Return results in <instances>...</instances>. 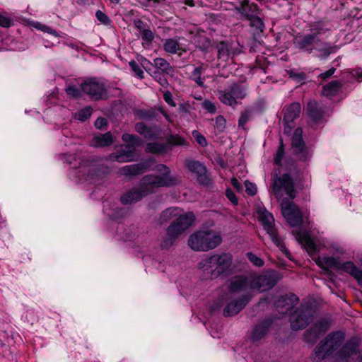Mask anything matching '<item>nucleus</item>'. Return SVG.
<instances>
[{
	"instance_id": "obj_38",
	"label": "nucleus",
	"mask_w": 362,
	"mask_h": 362,
	"mask_svg": "<svg viewBox=\"0 0 362 362\" xmlns=\"http://www.w3.org/2000/svg\"><path fill=\"white\" fill-rule=\"evenodd\" d=\"M146 151L151 153H163L168 151V144L160 142L148 143L146 145Z\"/></svg>"
},
{
	"instance_id": "obj_36",
	"label": "nucleus",
	"mask_w": 362,
	"mask_h": 362,
	"mask_svg": "<svg viewBox=\"0 0 362 362\" xmlns=\"http://www.w3.org/2000/svg\"><path fill=\"white\" fill-rule=\"evenodd\" d=\"M298 236L309 255H314L317 251V245L310 237L305 233H299Z\"/></svg>"
},
{
	"instance_id": "obj_21",
	"label": "nucleus",
	"mask_w": 362,
	"mask_h": 362,
	"mask_svg": "<svg viewBox=\"0 0 362 362\" xmlns=\"http://www.w3.org/2000/svg\"><path fill=\"white\" fill-rule=\"evenodd\" d=\"M186 165L189 171L197 175V180L199 183L204 185H208L209 184V180L206 175V168L203 164L199 161L189 160L187 162Z\"/></svg>"
},
{
	"instance_id": "obj_6",
	"label": "nucleus",
	"mask_w": 362,
	"mask_h": 362,
	"mask_svg": "<svg viewBox=\"0 0 362 362\" xmlns=\"http://www.w3.org/2000/svg\"><path fill=\"white\" fill-rule=\"evenodd\" d=\"M344 334L341 332L329 333L315 346L311 355L313 362H320L332 356L343 344Z\"/></svg>"
},
{
	"instance_id": "obj_39",
	"label": "nucleus",
	"mask_w": 362,
	"mask_h": 362,
	"mask_svg": "<svg viewBox=\"0 0 362 362\" xmlns=\"http://www.w3.org/2000/svg\"><path fill=\"white\" fill-rule=\"evenodd\" d=\"M229 88L235 100H242L247 95V88L241 84L234 83Z\"/></svg>"
},
{
	"instance_id": "obj_23",
	"label": "nucleus",
	"mask_w": 362,
	"mask_h": 362,
	"mask_svg": "<svg viewBox=\"0 0 362 362\" xmlns=\"http://www.w3.org/2000/svg\"><path fill=\"white\" fill-rule=\"evenodd\" d=\"M247 282L245 277L239 276L234 277L228 285V292L226 295L240 296V293L246 290Z\"/></svg>"
},
{
	"instance_id": "obj_20",
	"label": "nucleus",
	"mask_w": 362,
	"mask_h": 362,
	"mask_svg": "<svg viewBox=\"0 0 362 362\" xmlns=\"http://www.w3.org/2000/svg\"><path fill=\"white\" fill-rule=\"evenodd\" d=\"M235 10L241 18L246 20L259 13L258 6L250 3L248 0H243L238 6L235 7Z\"/></svg>"
},
{
	"instance_id": "obj_4",
	"label": "nucleus",
	"mask_w": 362,
	"mask_h": 362,
	"mask_svg": "<svg viewBox=\"0 0 362 362\" xmlns=\"http://www.w3.org/2000/svg\"><path fill=\"white\" fill-rule=\"evenodd\" d=\"M233 255L229 252L216 253L199 262V267L207 271L212 278L227 277L233 272Z\"/></svg>"
},
{
	"instance_id": "obj_52",
	"label": "nucleus",
	"mask_w": 362,
	"mask_h": 362,
	"mask_svg": "<svg viewBox=\"0 0 362 362\" xmlns=\"http://www.w3.org/2000/svg\"><path fill=\"white\" fill-rule=\"evenodd\" d=\"M247 257H248L249 260L257 267H262L264 265V261L260 257H257V255H254L252 252H247Z\"/></svg>"
},
{
	"instance_id": "obj_10",
	"label": "nucleus",
	"mask_w": 362,
	"mask_h": 362,
	"mask_svg": "<svg viewBox=\"0 0 362 362\" xmlns=\"http://www.w3.org/2000/svg\"><path fill=\"white\" fill-rule=\"evenodd\" d=\"M314 313L315 310L309 305L297 308L290 317L291 329L297 331L305 328L313 321Z\"/></svg>"
},
{
	"instance_id": "obj_40",
	"label": "nucleus",
	"mask_w": 362,
	"mask_h": 362,
	"mask_svg": "<svg viewBox=\"0 0 362 362\" xmlns=\"http://www.w3.org/2000/svg\"><path fill=\"white\" fill-rule=\"evenodd\" d=\"M136 200V188L133 187L127 191L120 197V202L123 205H130Z\"/></svg>"
},
{
	"instance_id": "obj_29",
	"label": "nucleus",
	"mask_w": 362,
	"mask_h": 362,
	"mask_svg": "<svg viewBox=\"0 0 362 362\" xmlns=\"http://www.w3.org/2000/svg\"><path fill=\"white\" fill-rule=\"evenodd\" d=\"M339 270L344 271L350 274L354 279H356L359 284L362 285V271L359 269L351 261H348L344 263L340 262V267Z\"/></svg>"
},
{
	"instance_id": "obj_1",
	"label": "nucleus",
	"mask_w": 362,
	"mask_h": 362,
	"mask_svg": "<svg viewBox=\"0 0 362 362\" xmlns=\"http://www.w3.org/2000/svg\"><path fill=\"white\" fill-rule=\"evenodd\" d=\"M325 29L322 22L315 21L308 24V33L294 38L295 46L303 52L313 54L320 60H326L330 54L336 53L339 46L330 42L322 41L320 35Z\"/></svg>"
},
{
	"instance_id": "obj_46",
	"label": "nucleus",
	"mask_w": 362,
	"mask_h": 362,
	"mask_svg": "<svg viewBox=\"0 0 362 362\" xmlns=\"http://www.w3.org/2000/svg\"><path fill=\"white\" fill-rule=\"evenodd\" d=\"M259 14L255 15L254 17H251L248 21L250 22V25L252 27H255L257 30L263 31L264 28V25L262 20L258 16Z\"/></svg>"
},
{
	"instance_id": "obj_49",
	"label": "nucleus",
	"mask_w": 362,
	"mask_h": 362,
	"mask_svg": "<svg viewBox=\"0 0 362 362\" xmlns=\"http://www.w3.org/2000/svg\"><path fill=\"white\" fill-rule=\"evenodd\" d=\"M37 30H42L45 33H49L52 35H54L56 37H59L60 35L54 29H52L51 27L42 25L40 23H37L36 25L35 26Z\"/></svg>"
},
{
	"instance_id": "obj_3",
	"label": "nucleus",
	"mask_w": 362,
	"mask_h": 362,
	"mask_svg": "<svg viewBox=\"0 0 362 362\" xmlns=\"http://www.w3.org/2000/svg\"><path fill=\"white\" fill-rule=\"evenodd\" d=\"M156 170L160 172L162 175H148L141 179L137 188V201L144 196L153 193L158 187H171L180 182L177 177L170 175V170L165 165H157Z\"/></svg>"
},
{
	"instance_id": "obj_14",
	"label": "nucleus",
	"mask_w": 362,
	"mask_h": 362,
	"mask_svg": "<svg viewBox=\"0 0 362 362\" xmlns=\"http://www.w3.org/2000/svg\"><path fill=\"white\" fill-rule=\"evenodd\" d=\"M281 209L282 215L291 226L295 227L302 223V213L293 202L284 199L281 202Z\"/></svg>"
},
{
	"instance_id": "obj_12",
	"label": "nucleus",
	"mask_w": 362,
	"mask_h": 362,
	"mask_svg": "<svg viewBox=\"0 0 362 362\" xmlns=\"http://www.w3.org/2000/svg\"><path fill=\"white\" fill-rule=\"evenodd\" d=\"M280 279L278 272L270 270L254 277L250 286L252 289L264 292L272 288Z\"/></svg>"
},
{
	"instance_id": "obj_48",
	"label": "nucleus",
	"mask_w": 362,
	"mask_h": 362,
	"mask_svg": "<svg viewBox=\"0 0 362 362\" xmlns=\"http://www.w3.org/2000/svg\"><path fill=\"white\" fill-rule=\"evenodd\" d=\"M192 107L189 103H180L178 107V112L182 117H187L190 115Z\"/></svg>"
},
{
	"instance_id": "obj_53",
	"label": "nucleus",
	"mask_w": 362,
	"mask_h": 362,
	"mask_svg": "<svg viewBox=\"0 0 362 362\" xmlns=\"http://www.w3.org/2000/svg\"><path fill=\"white\" fill-rule=\"evenodd\" d=\"M120 172L126 176L134 175H136V164L126 165L121 168Z\"/></svg>"
},
{
	"instance_id": "obj_62",
	"label": "nucleus",
	"mask_w": 362,
	"mask_h": 362,
	"mask_svg": "<svg viewBox=\"0 0 362 362\" xmlns=\"http://www.w3.org/2000/svg\"><path fill=\"white\" fill-rule=\"evenodd\" d=\"M226 195L227 198L234 204H238V199L235 193L230 189H228L226 192Z\"/></svg>"
},
{
	"instance_id": "obj_13",
	"label": "nucleus",
	"mask_w": 362,
	"mask_h": 362,
	"mask_svg": "<svg viewBox=\"0 0 362 362\" xmlns=\"http://www.w3.org/2000/svg\"><path fill=\"white\" fill-rule=\"evenodd\" d=\"M81 89L94 100H100L107 94L104 81L97 78H90L86 80L81 83Z\"/></svg>"
},
{
	"instance_id": "obj_22",
	"label": "nucleus",
	"mask_w": 362,
	"mask_h": 362,
	"mask_svg": "<svg viewBox=\"0 0 362 362\" xmlns=\"http://www.w3.org/2000/svg\"><path fill=\"white\" fill-rule=\"evenodd\" d=\"M78 173H81L83 178L86 180L100 176L99 168L93 160L90 162L83 160L79 167Z\"/></svg>"
},
{
	"instance_id": "obj_61",
	"label": "nucleus",
	"mask_w": 362,
	"mask_h": 362,
	"mask_svg": "<svg viewBox=\"0 0 362 362\" xmlns=\"http://www.w3.org/2000/svg\"><path fill=\"white\" fill-rule=\"evenodd\" d=\"M336 69L334 67L330 68L327 71L320 74L319 75V78H322V80H327L335 72Z\"/></svg>"
},
{
	"instance_id": "obj_33",
	"label": "nucleus",
	"mask_w": 362,
	"mask_h": 362,
	"mask_svg": "<svg viewBox=\"0 0 362 362\" xmlns=\"http://www.w3.org/2000/svg\"><path fill=\"white\" fill-rule=\"evenodd\" d=\"M272 325L271 320H266L260 324L257 325L252 332L251 338L252 341H257L262 339L267 333L268 328Z\"/></svg>"
},
{
	"instance_id": "obj_60",
	"label": "nucleus",
	"mask_w": 362,
	"mask_h": 362,
	"mask_svg": "<svg viewBox=\"0 0 362 362\" xmlns=\"http://www.w3.org/2000/svg\"><path fill=\"white\" fill-rule=\"evenodd\" d=\"M12 25V21L10 18L0 13V26L3 28H9Z\"/></svg>"
},
{
	"instance_id": "obj_51",
	"label": "nucleus",
	"mask_w": 362,
	"mask_h": 362,
	"mask_svg": "<svg viewBox=\"0 0 362 362\" xmlns=\"http://www.w3.org/2000/svg\"><path fill=\"white\" fill-rule=\"evenodd\" d=\"M216 128L219 132L224 131L226 127V120L223 116L219 115L216 118Z\"/></svg>"
},
{
	"instance_id": "obj_30",
	"label": "nucleus",
	"mask_w": 362,
	"mask_h": 362,
	"mask_svg": "<svg viewBox=\"0 0 362 362\" xmlns=\"http://www.w3.org/2000/svg\"><path fill=\"white\" fill-rule=\"evenodd\" d=\"M340 259L334 257H318L316 259L317 264L323 269L328 270L329 268L339 269Z\"/></svg>"
},
{
	"instance_id": "obj_17",
	"label": "nucleus",
	"mask_w": 362,
	"mask_h": 362,
	"mask_svg": "<svg viewBox=\"0 0 362 362\" xmlns=\"http://www.w3.org/2000/svg\"><path fill=\"white\" fill-rule=\"evenodd\" d=\"M301 111V107L299 103H293L288 106L285 110L284 122V132L290 134L293 128V123L295 119L299 117Z\"/></svg>"
},
{
	"instance_id": "obj_50",
	"label": "nucleus",
	"mask_w": 362,
	"mask_h": 362,
	"mask_svg": "<svg viewBox=\"0 0 362 362\" xmlns=\"http://www.w3.org/2000/svg\"><path fill=\"white\" fill-rule=\"evenodd\" d=\"M193 137L198 144L201 146L204 147L207 145V141L206 138L200 134V132L197 130H193L192 132Z\"/></svg>"
},
{
	"instance_id": "obj_16",
	"label": "nucleus",
	"mask_w": 362,
	"mask_h": 362,
	"mask_svg": "<svg viewBox=\"0 0 362 362\" xmlns=\"http://www.w3.org/2000/svg\"><path fill=\"white\" fill-rule=\"evenodd\" d=\"M303 129L297 128L292 136V148L294 153L301 160H306L309 157V153L307 151L303 137Z\"/></svg>"
},
{
	"instance_id": "obj_9",
	"label": "nucleus",
	"mask_w": 362,
	"mask_h": 362,
	"mask_svg": "<svg viewBox=\"0 0 362 362\" xmlns=\"http://www.w3.org/2000/svg\"><path fill=\"white\" fill-rule=\"evenodd\" d=\"M122 140L126 144L121 146L119 153H113L108 156L107 160L119 163L129 162L134 160L136 156V137L134 134H124Z\"/></svg>"
},
{
	"instance_id": "obj_35",
	"label": "nucleus",
	"mask_w": 362,
	"mask_h": 362,
	"mask_svg": "<svg viewBox=\"0 0 362 362\" xmlns=\"http://www.w3.org/2000/svg\"><path fill=\"white\" fill-rule=\"evenodd\" d=\"M341 83L339 81H332L327 85L323 86L322 93L325 96L336 95L341 88Z\"/></svg>"
},
{
	"instance_id": "obj_64",
	"label": "nucleus",
	"mask_w": 362,
	"mask_h": 362,
	"mask_svg": "<svg viewBox=\"0 0 362 362\" xmlns=\"http://www.w3.org/2000/svg\"><path fill=\"white\" fill-rule=\"evenodd\" d=\"M107 124V121L105 118L99 117L95 122V127L97 129H102L103 127Z\"/></svg>"
},
{
	"instance_id": "obj_45",
	"label": "nucleus",
	"mask_w": 362,
	"mask_h": 362,
	"mask_svg": "<svg viewBox=\"0 0 362 362\" xmlns=\"http://www.w3.org/2000/svg\"><path fill=\"white\" fill-rule=\"evenodd\" d=\"M154 163V159L149 158L137 163V174L141 173L143 170L152 169V165Z\"/></svg>"
},
{
	"instance_id": "obj_57",
	"label": "nucleus",
	"mask_w": 362,
	"mask_h": 362,
	"mask_svg": "<svg viewBox=\"0 0 362 362\" xmlns=\"http://www.w3.org/2000/svg\"><path fill=\"white\" fill-rule=\"evenodd\" d=\"M153 76L156 79V81L159 83L160 86L163 87H167L168 86V82L167 79L163 77L161 74L158 71H153Z\"/></svg>"
},
{
	"instance_id": "obj_25",
	"label": "nucleus",
	"mask_w": 362,
	"mask_h": 362,
	"mask_svg": "<svg viewBox=\"0 0 362 362\" xmlns=\"http://www.w3.org/2000/svg\"><path fill=\"white\" fill-rule=\"evenodd\" d=\"M118 234L127 247H134L135 228L134 225L122 226L118 230Z\"/></svg>"
},
{
	"instance_id": "obj_18",
	"label": "nucleus",
	"mask_w": 362,
	"mask_h": 362,
	"mask_svg": "<svg viewBox=\"0 0 362 362\" xmlns=\"http://www.w3.org/2000/svg\"><path fill=\"white\" fill-rule=\"evenodd\" d=\"M298 300L299 299L296 295L289 293L279 296L275 302V305L279 313L285 314L297 305Z\"/></svg>"
},
{
	"instance_id": "obj_24",
	"label": "nucleus",
	"mask_w": 362,
	"mask_h": 362,
	"mask_svg": "<svg viewBox=\"0 0 362 362\" xmlns=\"http://www.w3.org/2000/svg\"><path fill=\"white\" fill-rule=\"evenodd\" d=\"M137 30H139L143 47L144 49H149L152 45V42L154 39L153 33L151 30L148 26L145 25L140 20L137 21Z\"/></svg>"
},
{
	"instance_id": "obj_54",
	"label": "nucleus",
	"mask_w": 362,
	"mask_h": 362,
	"mask_svg": "<svg viewBox=\"0 0 362 362\" xmlns=\"http://www.w3.org/2000/svg\"><path fill=\"white\" fill-rule=\"evenodd\" d=\"M95 16L100 22L105 25H110L111 23L110 18L103 11L98 10L96 11Z\"/></svg>"
},
{
	"instance_id": "obj_15",
	"label": "nucleus",
	"mask_w": 362,
	"mask_h": 362,
	"mask_svg": "<svg viewBox=\"0 0 362 362\" xmlns=\"http://www.w3.org/2000/svg\"><path fill=\"white\" fill-rule=\"evenodd\" d=\"M329 323L326 320L317 321L309 329L305 332L303 334L305 341L314 344L320 336L329 329Z\"/></svg>"
},
{
	"instance_id": "obj_44",
	"label": "nucleus",
	"mask_w": 362,
	"mask_h": 362,
	"mask_svg": "<svg viewBox=\"0 0 362 362\" xmlns=\"http://www.w3.org/2000/svg\"><path fill=\"white\" fill-rule=\"evenodd\" d=\"M91 113V108L90 107H86L76 113L75 118L79 121L84 122L90 117Z\"/></svg>"
},
{
	"instance_id": "obj_59",
	"label": "nucleus",
	"mask_w": 362,
	"mask_h": 362,
	"mask_svg": "<svg viewBox=\"0 0 362 362\" xmlns=\"http://www.w3.org/2000/svg\"><path fill=\"white\" fill-rule=\"evenodd\" d=\"M164 100L171 107H175L176 103L173 99V95L170 91L166 90L163 93Z\"/></svg>"
},
{
	"instance_id": "obj_63",
	"label": "nucleus",
	"mask_w": 362,
	"mask_h": 362,
	"mask_svg": "<svg viewBox=\"0 0 362 362\" xmlns=\"http://www.w3.org/2000/svg\"><path fill=\"white\" fill-rule=\"evenodd\" d=\"M204 107L210 113H214L216 111L215 105L210 101H204Z\"/></svg>"
},
{
	"instance_id": "obj_8",
	"label": "nucleus",
	"mask_w": 362,
	"mask_h": 362,
	"mask_svg": "<svg viewBox=\"0 0 362 362\" xmlns=\"http://www.w3.org/2000/svg\"><path fill=\"white\" fill-rule=\"evenodd\" d=\"M257 214L259 221H261L264 230L267 231L273 243L280 250L286 252V248L274 227V218L273 215L263 206H259L257 207Z\"/></svg>"
},
{
	"instance_id": "obj_41",
	"label": "nucleus",
	"mask_w": 362,
	"mask_h": 362,
	"mask_svg": "<svg viewBox=\"0 0 362 362\" xmlns=\"http://www.w3.org/2000/svg\"><path fill=\"white\" fill-rule=\"evenodd\" d=\"M168 144V151L173 146H188V142L180 136H170L166 142Z\"/></svg>"
},
{
	"instance_id": "obj_56",
	"label": "nucleus",
	"mask_w": 362,
	"mask_h": 362,
	"mask_svg": "<svg viewBox=\"0 0 362 362\" xmlns=\"http://www.w3.org/2000/svg\"><path fill=\"white\" fill-rule=\"evenodd\" d=\"M245 191L249 195H255L257 193V189L255 184L246 180L245 182Z\"/></svg>"
},
{
	"instance_id": "obj_28",
	"label": "nucleus",
	"mask_w": 362,
	"mask_h": 362,
	"mask_svg": "<svg viewBox=\"0 0 362 362\" xmlns=\"http://www.w3.org/2000/svg\"><path fill=\"white\" fill-rule=\"evenodd\" d=\"M218 59L222 62H227L232 55L236 54L237 51L232 47V45L226 42H221L217 45Z\"/></svg>"
},
{
	"instance_id": "obj_58",
	"label": "nucleus",
	"mask_w": 362,
	"mask_h": 362,
	"mask_svg": "<svg viewBox=\"0 0 362 362\" xmlns=\"http://www.w3.org/2000/svg\"><path fill=\"white\" fill-rule=\"evenodd\" d=\"M349 74L358 82L362 81V69H354L351 71H349Z\"/></svg>"
},
{
	"instance_id": "obj_34",
	"label": "nucleus",
	"mask_w": 362,
	"mask_h": 362,
	"mask_svg": "<svg viewBox=\"0 0 362 362\" xmlns=\"http://www.w3.org/2000/svg\"><path fill=\"white\" fill-rule=\"evenodd\" d=\"M208 65L200 63L197 67H195L191 74V78L199 86L203 87L204 86L205 77L202 75L205 72Z\"/></svg>"
},
{
	"instance_id": "obj_47",
	"label": "nucleus",
	"mask_w": 362,
	"mask_h": 362,
	"mask_svg": "<svg viewBox=\"0 0 362 362\" xmlns=\"http://www.w3.org/2000/svg\"><path fill=\"white\" fill-rule=\"evenodd\" d=\"M284 146L283 141H282V139H281L280 146L278 148L276 153L274 154V160L275 164H276L278 165H281V160L284 158Z\"/></svg>"
},
{
	"instance_id": "obj_7",
	"label": "nucleus",
	"mask_w": 362,
	"mask_h": 362,
	"mask_svg": "<svg viewBox=\"0 0 362 362\" xmlns=\"http://www.w3.org/2000/svg\"><path fill=\"white\" fill-rule=\"evenodd\" d=\"M272 188L276 199H293L296 196L294 181L289 173L275 175L272 179Z\"/></svg>"
},
{
	"instance_id": "obj_19",
	"label": "nucleus",
	"mask_w": 362,
	"mask_h": 362,
	"mask_svg": "<svg viewBox=\"0 0 362 362\" xmlns=\"http://www.w3.org/2000/svg\"><path fill=\"white\" fill-rule=\"evenodd\" d=\"M358 344L355 339L348 341L341 349L336 353V362H347L348 359L356 354Z\"/></svg>"
},
{
	"instance_id": "obj_32",
	"label": "nucleus",
	"mask_w": 362,
	"mask_h": 362,
	"mask_svg": "<svg viewBox=\"0 0 362 362\" xmlns=\"http://www.w3.org/2000/svg\"><path fill=\"white\" fill-rule=\"evenodd\" d=\"M216 95L224 105L235 107L238 104L229 87L224 90L218 89Z\"/></svg>"
},
{
	"instance_id": "obj_27",
	"label": "nucleus",
	"mask_w": 362,
	"mask_h": 362,
	"mask_svg": "<svg viewBox=\"0 0 362 362\" xmlns=\"http://www.w3.org/2000/svg\"><path fill=\"white\" fill-rule=\"evenodd\" d=\"M306 112L314 123H319L324 115V110L316 101H310L308 103Z\"/></svg>"
},
{
	"instance_id": "obj_2",
	"label": "nucleus",
	"mask_w": 362,
	"mask_h": 362,
	"mask_svg": "<svg viewBox=\"0 0 362 362\" xmlns=\"http://www.w3.org/2000/svg\"><path fill=\"white\" fill-rule=\"evenodd\" d=\"M182 210L178 207H169L164 210L158 219L160 224H164L175 218L165 229V234L160 241V248L168 250L193 224L195 216L192 212L182 214Z\"/></svg>"
},
{
	"instance_id": "obj_42",
	"label": "nucleus",
	"mask_w": 362,
	"mask_h": 362,
	"mask_svg": "<svg viewBox=\"0 0 362 362\" xmlns=\"http://www.w3.org/2000/svg\"><path fill=\"white\" fill-rule=\"evenodd\" d=\"M137 64L139 65V67H142L146 72L151 75V71L153 69L154 64H153L149 60L137 54Z\"/></svg>"
},
{
	"instance_id": "obj_31",
	"label": "nucleus",
	"mask_w": 362,
	"mask_h": 362,
	"mask_svg": "<svg viewBox=\"0 0 362 362\" xmlns=\"http://www.w3.org/2000/svg\"><path fill=\"white\" fill-rule=\"evenodd\" d=\"M180 37L168 38L163 43V49L171 54L185 51L181 43H180Z\"/></svg>"
},
{
	"instance_id": "obj_37",
	"label": "nucleus",
	"mask_w": 362,
	"mask_h": 362,
	"mask_svg": "<svg viewBox=\"0 0 362 362\" xmlns=\"http://www.w3.org/2000/svg\"><path fill=\"white\" fill-rule=\"evenodd\" d=\"M154 66L166 75L173 76L174 74L173 67L163 58H156L154 60Z\"/></svg>"
},
{
	"instance_id": "obj_43",
	"label": "nucleus",
	"mask_w": 362,
	"mask_h": 362,
	"mask_svg": "<svg viewBox=\"0 0 362 362\" xmlns=\"http://www.w3.org/2000/svg\"><path fill=\"white\" fill-rule=\"evenodd\" d=\"M130 213V210L127 207L117 208L112 214H108L112 219H119L125 217Z\"/></svg>"
},
{
	"instance_id": "obj_26",
	"label": "nucleus",
	"mask_w": 362,
	"mask_h": 362,
	"mask_svg": "<svg viewBox=\"0 0 362 362\" xmlns=\"http://www.w3.org/2000/svg\"><path fill=\"white\" fill-rule=\"evenodd\" d=\"M115 141V138L110 132L105 134H95L90 142V146L95 148L109 146Z\"/></svg>"
},
{
	"instance_id": "obj_11",
	"label": "nucleus",
	"mask_w": 362,
	"mask_h": 362,
	"mask_svg": "<svg viewBox=\"0 0 362 362\" xmlns=\"http://www.w3.org/2000/svg\"><path fill=\"white\" fill-rule=\"evenodd\" d=\"M250 300V296L247 294H242L240 296L224 294L222 296V302L226 305L223 315L230 317L237 315L246 306Z\"/></svg>"
},
{
	"instance_id": "obj_55",
	"label": "nucleus",
	"mask_w": 362,
	"mask_h": 362,
	"mask_svg": "<svg viewBox=\"0 0 362 362\" xmlns=\"http://www.w3.org/2000/svg\"><path fill=\"white\" fill-rule=\"evenodd\" d=\"M66 93L74 98H78L81 96V90L74 85L67 86L66 88Z\"/></svg>"
},
{
	"instance_id": "obj_5",
	"label": "nucleus",
	"mask_w": 362,
	"mask_h": 362,
	"mask_svg": "<svg viewBox=\"0 0 362 362\" xmlns=\"http://www.w3.org/2000/svg\"><path fill=\"white\" fill-rule=\"evenodd\" d=\"M222 241L220 232L214 230H202L190 235L188 245L194 251L207 252L217 247Z\"/></svg>"
}]
</instances>
